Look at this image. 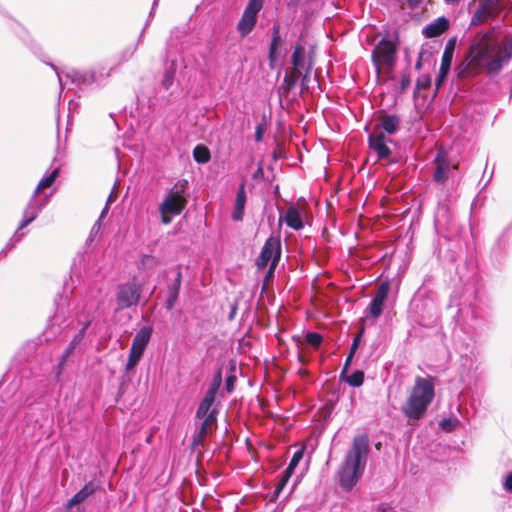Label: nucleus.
Returning <instances> with one entry per match:
<instances>
[{"label":"nucleus","instance_id":"nucleus-41","mask_svg":"<svg viewBox=\"0 0 512 512\" xmlns=\"http://www.w3.org/2000/svg\"><path fill=\"white\" fill-rule=\"evenodd\" d=\"M222 384V373L221 370H218L214 375L212 381L209 384L207 392L217 395L218 390Z\"/></svg>","mask_w":512,"mask_h":512},{"label":"nucleus","instance_id":"nucleus-17","mask_svg":"<svg viewBox=\"0 0 512 512\" xmlns=\"http://www.w3.org/2000/svg\"><path fill=\"white\" fill-rule=\"evenodd\" d=\"M304 455V448H301L294 452L288 467L286 468L284 475L280 479L277 487H276V494L278 495L280 491L286 486V484L289 481V478L294 473L295 468L298 466L299 462L302 460Z\"/></svg>","mask_w":512,"mask_h":512},{"label":"nucleus","instance_id":"nucleus-16","mask_svg":"<svg viewBox=\"0 0 512 512\" xmlns=\"http://www.w3.org/2000/svg\"><path fill=\"white\" fill-rule=\"evenodd\" d=\"M247 201V194L245 190V182L242 181L238 187L236 198L233 205L231 218L233 221L240 222L244 218L245 205Z\"/></svg>","mask_w":512,"mask_h":512},{"label":"nucleus","instance_id":"nucleus-7","mask_svg":"<svg viewBox=\"0 0 512 512\" xmlns=\"http://www.w3.org/2000/svg\"><path fill=\"white\" fill-rule=\"evenodd\" d=\"M92 322V317L89 313L80 315L78 318V325L81 326L79 331L74 335L64 353L61 356L60 362L57 366L56 376L59 377L64 369L67 359L73 354L76 347L83 341L86 331Z\"/></svg>","mask_w":512,"mask_h":512},{"label":"nucleus","instance_id":"nucleus-4","mask_svg":"<svg viewBox=\"0 0 512 512\" xmlns=\"http://www.w3.org/2000/svg\"><path fill=\"white\" fill-rule=\"evenodd\" d=\"M143 292V285L135 277L117 285L115 290V311L136 307Z\"/></svg>","mask_w":512,"mask_h":512},{"label":"nucleus","instance_id":"nucleus-6","mask_svg":"<svg viewBox=\"0 0 512 512\" xmlns=\"http://www.w3.org/2000/svg\"><path fill=\"white\" fill-rule=\"evenodd\" d=\"M264 0H249L240 20L237 23V32L241 38L248 36L256 26L258 13L263 8Z\"/></svg>","mask_w":512,"mask_h":512},{"label":"nucleus","instance_id":"nucleus-10","mask_svg":"<svg viewBox=\"0 0 512 512\" xmlns=\"http://www.w3.org/2000/svg\"><path fill=\"white\" fill-rule=\"evenodd\" d=\"M389 143H394V141L381 131L371 132L368 135V146L376 153L377 160H386L388 163H393L394 161L391 160L392 150L388 146Z\"/></svg>","mask_w":512,"mask_h":512},{"label":"nucleus","instance_id":"nucleus-29","mask_svg":"<svg viewBox=\"0 0 512 512\" xmlns=\"http://www.w3.org/2000/svg\"><path fill=\"white\" fill-rule=\"evenodd\" d=\"M215 398V394L206 391L203 399L201 400L197 408L196 418H203L204 416H206V414H209V412L212 410L211 407L215 401Z\"/></svg>","mask_w":512,"mask_h":512},{"label":"nucleus","instance_id":"nucleus-47","mask_svg":"<svg viewBox=\"0 0 512 512\" xmlns=\"http://www.w3.org/2000/svg\"><path fill=\"white\" fill-rule=\"evenodd\" d=\"M235 381H236V377L235 376H228L226 378L225 387H226L227 392L230 393V392L233 391Z\"/></svg>","mask_w":512,"mask_h":512},{"label":"nucleus","instance_id":"nucleus-14","mask_svg":"<svg viewBox=\"0 0 512 512\" xmlns=\"http://www.w3.org/2000/svg\"><path fill=\"white\" fill-rule=\"evenodd\" d=\"M389 290L390 285L388 282H383L378 287L376 294L374 295L369 306L366 309V312L370 314L373 318H378L382 314L383 305L385 300L387 299Z\"/></svg>","mask_w":512,"mask_h":512},{"label":"nucleus","instance_id":"nucleus-30","mask_svg":"<svg viewBox=\"0 0 512 512\" xmlns=\"http://www.w3.org/2000/svg\"><path fill=\"white\" fill-rule=\"evenodd\" d=\"M59 172H60V168L59 167H56L55 169H53L49 175L47 176H44L38 183V185L36 186L33 194L37 195L40 193V191L50 187L53 182L55 181V179L58 177L59 175Z\"/></svg>","mask_w":512,"mask_h":512},{"label":"nucleus","instance_id":"nucleus-2","mask_svg":"<svg viewBox=\"0 0 512 512\" xmlns=\"http://www.w3.org/2000/svg\"><path fill=\"white\" fill-rule=\"evenodd\" d=\"M368 454V436L366 434L356 435L338 470L339 484L345 491H351L361 479L366 467Z\"/></svg>","mask_w":512,"mask_h":512},{"label":"nucleus","instance_id":"nucleus-32","mask_svg":"<svg viewBox=\"0 0 512 512\" xmlns=\"http://www.w3.org/2000/svg\"><path fill=\"white\" fill-rule=\"evenodd\" d=\"M51 326H58L59 329L66 328L70 325V322L65 318L64 307H58L55 314L50 319Z\"/></svg>","mask_w":512,"mask_h":512},{"label":"nucleus","instance_id":"nucleus-18","mask_svg":"<svg viewBox=\"0 0 512 512\" xmlns=\"http://www.w3.org/2000/svg\"><path fill=\"white\" fill-rule=\"evenodd\" d=\"M310 61L306 59L305 47L301 44H296L291 56L292 70L302 73L307 72V66Z\"/></svg>","mask_w":512,"mask_h":512},{"label":"nucleus","instance_id":"nucleus-50","mask_svg":"<svg viewBox=\"0 0 512 512\" xmlns=\"http://www.w3.org/2000/svg\"><path fill=\"white\" fill-rule=\"evenodd\" d=\"M359 335L357 337L354 338L352 344H351V347H350V351H349V354L353 355L355 354L357 348H358V343H359Z\"/></svg>","mask_w":512,"mask_h":512},{"label":"nucleus","instance_id":"nucleus-21","mask_svg":"<svg viewBox=\"0 0 512 512\" xmlns=\"http://www.w3.org/2000/svg\"><path fill=\"white\" fill-rule=\"evenodd\" d=\"M97 491V485L90 481L78 491L68 502L66 503V509H71L73 506L84 502L87 498L92 496Z\"/></svg>","mask_w":512,"mask_h":512},{"label":"nucleus","instance_id":"nucleus-34","mask_svg":"<svg viewBox=\"0 0 512 512\" xmlns=\"http://www.w3.org/2000/svg\"><path fill=\"white\" fill-rule=\"evenodd\" d=\"M193 157L197 163L205 164L210 160L211 155L209 149L206 146L197 145L193 150Z\"/></svg>","mask_w":512,"mask_h":512},{"label":"nucleus","instance_id":"nucleus-9","mask_svg":"<svg viewBox=\"0 0 512 512\" xmlns=\"http://www.w3.org/2000/svg\"><path fill=\"white\" fill-rule=\"evenodd\" d=\"M500 0H481L473 14L470 26H478L496 18L501 12Z\"/></svg>","mask_w":512,"mask_h":512},{"label":"nucleus","instance_id":"nucleus-55","mask_svg":"<svg viewBox=\"0 0 512 512\" xmlns=\"http://www.w3.org/2000/svg\"><path fill=\"white\" fill-rule=\"evenodd\" d=\"M411 7H416L419 5L420 0H406Z\"/></svg>","mask_w":512,"mask_h":512},{"label":"nucleus","instance_id":"nucleus-28","mask_svg":"<svg viewBox=\"0 0 512 512\" xmlns=\"http://www.w3.org/2000/svg\"><path fill=\"white\" fill-rule=\"evenodd\" d=\"M281 36H280V25L275 24L272 27V37H271V43L269 46V60L272 63H274L277 59V49L281 44Z\"/></svg>","mask_w":512,"mask_h":512},{"label":"nucleus","instance_id":"nucleus-60","mask_svg":"<svg viewBox=\"0 0 512 512\" xmlns=\"http://www.w3.org/2000/svg\"><path fill=\"white\" fill-rule=\"evenodd\" d=\"M234 311H235V309H233V310L231 311V313H230V319H232V318H233Z\"/></svg>","mask_w":512,"mask_h":512},{"label":"nucleus","instance_id":"nucleus-54","mask_svg":"<svg viewBox=\"0 0 512 512\" xmlns=\"http://www.w3.org/2000/svg\"><path fill=\"white\" fill-rule=\"evenodd\" d=\"M108 210H109V207H108V203H106L105 207L103 208L98 220H100V222H102L103 218L106 216V214L108 213Z\"/></svg>","mask_w":512,"mask_h":512},{"label":"nucleus","instance_id":"nucleus-33","mask_svg":"<svg viewBox=\"0 0 512 512\" xmlns=\"http://www.w3.org/2000/svg\"><path fill=\"white\" fill-rule=\"evenodd\" d=\"M157 4H158V0H154L152 8H151V11H150V13L148 15V19H147V21H146V23H145V25H144V27H143L139 37H138L137 43L132 48L129 49L128 56H127L128 58L131 57L135 53V51L137 50L138 44H140L142 42L144 33H145L147 27L149 26V24H150V22H151V20H152V18L154 16L155 8H156Z\"/></svg>","mask_w":512,"mask_h":512},{"label":"nucleus","instance_id":"nucleus-8","mask_svg":"<svg viewBox=\"0 0 512 512\" xmlns=\"http://www.w3.org/2000/svg\"><path fill=\"white\" fill-rule=\"evenodd\" d=\"M281 258V240L279 236L269 237L257 257L255 264L258 270H263L267 267L269 261L279 262Z\"/></svg>","mask_w":512,"mask_h":512},{"label":"nucleus","instance_id":"nucleus-26","mask_svg":"<svg viewBox=\"0 0 512 512\" xmlns=\"http://www.w3.org/2000/svg\"><path fill=\"white\" fill-rule=\"evenodd\" d=\"M456 47V38L449 39L445 45L444 52L441 59L440 69L442 74H448L451 68V63Z\"/></svg>","mask_w":512,"mask_h":512},{"label":"nucleus","instance_id":"nucleus-11","mask_svg":"<svg viewBox=\"0 0 512 512\" xmlns=\"http://www.w3.org/2000/svg\"><path fill=\"white\" fill-rule=\"evenodd\" d=\"M434 163L433 180L437 184H444L450 177L452 170L457 169V165H452L448 156L443 152L437 153Z\"/></svg>","mask_w":512,"mask_h":512},{"label":"nucleus","instance_id":"nucleus-15","mask_svg":"<svg viewBox=\"0 0 512 512\" xmlns=\"http://www.w3.org/2000/svg\"><path fill=\"white\" fill-rule=\"evenodd\" d=\"M400 124L401 118L398 115L384 114L378 117L372 132L381 131L384 134L394 135L399 131Z\"/></svg>","mask_w":512,"mask_h":512},{"label":"nucleus","instance_id":"nucleus-43","mask_svg":"<svg viewBox=\"0 0 512 512\" xmlns=\"http://www.w3.org/2000/svg\"><path fill=\"white\" fill-rule=\"evenodd\" d=\"M430 78L427 75L420 76L416 81V88L418 90H424L430 86Z\"/></svg>","mask_w":512,"mask_h":512},{"label":"nucleus","instance_id":"nucleus-35","mask_svg":"<svg viewBox=\"0 0 512 512\" xmlns=\"http://www.w3.org/2000/svg\"><path fill=\"white\" fill-rule=\"evenodd\" d=\"M351 387H360L364 382V372L361 370L354 371L351 375L345 374L344 378H340Z\"/></svg>","mask_w":512,"mask_h":512},{"label":"nucleus","instance_id":"nucleus-58","mask_svg":"<svg viewBox=\"0 0 512 512\" xmlns=\"http://www.w3.org/2000/svg\"><path fill=\"white\" fill-rule=\"evenodd\" d=\"M420 67H421V62H420V60H418L416 65H415V68L416 69H420Z\"/></svg>","mask_w":512,"mask_h":512},{"label":"nucleus","instance_id":"nucleus-22","mask_svg":"<svg viewBox=\"0 0 512 512\" xmlns=\"http://www.w3.org/2000/svg\"><path fill=\"white\" fill-rule=\"evenodd\" d=\"M66 78L79 88H84L95 82V74L92 72H79L72 70L66 73Z\"/></svg>","mask_w":512,"mask_h":512},{"label":"nucleus","instance_id":"nucleus-37","mask_svg":"<svg viewBox=\"0 0 512 512\" xmlns=\"http://www.w3.org/2000/svg\"><path fill=\"white\" fill-rule=\"evenodd\" d=\"M142 356H143V352L131 347L129 355H128V361L125 366L126 372L133 370L136 367V365L139 363Z\"/></svg>","mask_w":512,"mask_h":512},{"label":"nucleus","instance_id":"nucleus-52","mask_svg":"<svg viewBox=\"0 0 512 512\" xmlns=\"http://www.w3.org/2000/svg\"><path fill=\"white\" fill-rule=\"evenodd\" d=\"M49 65L56 72V75L58 77V81H59L60 87L62 88V86H63V79H62V76L60 75V73L58 71V68L54 64L49 63Z\"/></svg>","mask_w":512,"mask_h":512},{"label":"nucleus","instance_id":"nucleus-36","mask_svg":"<svg viewBox=\"0 0 512 512\" xmlns=\"http://www.w3.org/2000/svg\"><path fill=\"white\" fill-rule=\"evenodd\" d=\"M24 235V232L15 231L14 235L8 240L4 248L0 251V258L5 257L7 253L11 251L18 242L21 241Z\"/></svg>","mask_w":512,"mask_h":512},{"label":"nucleus","instance_id":"nucleus-39","mask_svg":"<svg viewBox=\"0 0 512 512\" xmlns=\"http://www.w3.org/2000/svg\"><path fill=\"white\" fill-rule=\"evenodd\" d=\"M459 425L460 421L455 417L444 418L440 422V427L448 432L455 430Z\"/></svg>","mask_w":512,"mask_h":512},{"label":"nucleus","instance_id":"nucleus-25","mask_svg":"<svg viewBox=\"0 0 512 512\" xmlns=\"http://www.w3.org/2000/svg\"><path fill=\"white\" fill-rule=\"evenodd\" d=\"M47 200H37V195L32 194L27 206L25 207L23 211V217H26L32 221H34L39 213L43 210V208L46 206Z\"/></svg>","mask_w":512,"mask_h":512},{"label":"nucleus","instance_id":"nucleus-23","mask_svg":"<svg viewBox=\"0 0 512 512\" xmlns=\"http://www.w3.org/2000/svg\"><path fill=\"white\" fill-rule=\"evenodd\" d=\"M153 333L152 326H143L134 336L131 347L144 353Z\"/></svg>","mask_w":512,"mask_h":512},{"label":"nucleus","instance_id":"nucleus-1","mask_svg":"<svg viewBox=\"0 0 512 512\" xmlns=\"http://www.w3.org/2000/svg\"><path fill=\"white\" fill-rule=\"evenodd\" d=\"M511 57L512 33L498 40L493 31L481 32L472 40L467 57L458 67V74L470 77L485 70L490 75H496Z\"/></svg>","mask_w":512,"mask_h":512},{"label":"nucleus","instance_id":"nucleus-3","mask_svg":"<svg viewBox=\"0 0 512 512\" xmlns=\"http://www.w3.org/2000/svg\"><path fill=\"white\" fill-rule=\"evenodd\" d=\"M434 395V385L431 380L417 377L406 402L401 407V412L409 424L413 425L425 416Z\"/></svg>","mask_w":512,"mask_h":512},{"label":"nucleus","instance_id":"nucleus-19","mask_svg":"<svg viewBox=\"0 0 512 512\" xmlns=\"http://www.w3.org/2000/svg\"><path fill=\"white\" fill-rule=\"evenodd\" d=\"M181 283H182V272L180 270H177L174 282L171 285H169L167 288L168 296L166 299L165 307L168 311H171L177 303L180 288H181Z\"/></svg>","mask_w":512,"mask_h":512},{"label":"nucleus","instance_id":"nucleus-12","mask_svg":"<svg viewBox=\"0 0 512 512\" xmlns=\"http://www.w3.org/2000/svg\"><path fill=\"white\" fill-rule=\"evenodd\" d=\"M217 414H218L217 409L213 408L209 412V414H206V416L201 418L203 421L200 425L199 430L193 436V440H192V445L194 448L199 445H203L204 440L207 437V435L212 432V430L217 422Z\"/></svg>","mask_w":512,"mask_h":512},{"label":"nucleus","instance_id":"nucleus-38","mask_svg":"<svg viewBox=\"0 0 512 512\" xmlns=\"http://www.w3.org/2000/svg\"><path fill=\"white\" fill-rule=\"evenodd\" d=\"M305 340L313 348L318 349L323 342V337L321 334H319L317 332H308L305 335Z\"/></svg>","mask_w":512,"mask_h":512},{"label":"nucleus","instance_id":"nucleus-59","mask_svg":"<svg viewBox=\"0 0 512 512\" xmlns=\"http://www.w3.org/2000/svg\"><path fill=\"white\" fill-rule=\"evenodd\" d=\"M111 201H113V194L112 193L108 197L107 203L109 204Z\"/></svg>","mask_w":512,"mask_h":512},{"label":"nucleus","instance_id":"nucleus-31","mask_svg":"<svg viewBox=\"0 0 512 512\" xmlns=\"http://www.w3.org/2000/svg\"><path fill=\"white\" fill-rule=\"evenodd\" d=\"M176 73V64L174 61L171 62L170 66L166 69L161 79V86L164 90H169L173 85Z\"/></svg>","mask_w":512,"mask_h":512},{"label":"nucleus","instance_id":"nucleus-44","mask_svg":"<svg viewBox=\"0 0 512 512\" xmlns=\"http://www.w3.org/2000/svg\"><path fill=\"white\" fill-rule=\"evenodd\" d=\"M503 489L508 492L512 493V472H509L503 479L502 482Z\"/></svg>","mask_w":512,"mask_h":512},{"label":"nucleus","instance_id":"nucleus-40","mask_svg":"<svg viewBox=\"0 0 512 512\" xmlns=\"http://www.w3.org/2000/svg\"><path fill=\"white\" fill-rule=\"evenodd\" d=\"M302 75L299 72L291 70L289 74L284 77V86L287 90H290L299 81Z\"/></svg>","mask_w":512,"mask_h":512},{"label":"nucleus","instance_id":"nucleus-27","mask_svg":"<svg viewBox=\"0 0 512 512\" xmlns=\"http://www.w3.org/2000/svg\"><path fill=\"white\" fill-rule=\"evenodd\" d=\"M187 189H188V181L182 179V180L177 181L173 185V187L167 192V194L165 196L186 205L187 204V197H186Z\"/></svg>","mask_w":512,"mask_h":512},{"label":"nucleus","instance_id":"nucleus-45","mask_svg":"<svg viewBox=\"0 0 512 512\" xmlns=\"http://www.w3.org/2000/svg\"><path fill=\"white\" fill-rule=\"evenodd\" d=\"M278 263L279 262H275V261H272L270 263L269 269L266 272V275H265V278H264V285H266L269 282V280L273 277L275 269H276Z\"/></svg>","mask_w":512,"mask_h":512},{"label":"nucleus","instance_id":"nucleus-61","mask_svg":"<svg viewBox=\"0 0 512 512\" xmlns=\"http://www.w3.org/2000/svg\"><path fill=\"white\" fill-rule=\"evenodd\" d=\"M21 30L23 34L28 35L27 31L24 28H21Z\"/></svg>","mask_w":512,"mask_h":512},{"label":"nucleus","instance_id":"nucleus-49","mask_svg":"<svg viewBox=\"0 0 512 512\" xmlns=\"http://www.w3.org/2000/svg\"><path fill=\"white\" fill-rule=\"evenodd\" d=\"M448 74H442V69L439 70V73H438V76H437V79H436V86L437 88H439L442 83L444 82L445 78L447 77Z\"/></svg>","mask_w":512,"mask_h":512},{"label":"nucleus","instance_id":"nucleus-57","mask_svg":"<svg viewBox=\"0 0 512 512\" xmlns=\"http://www.w3.org/2000/svg\"><path fill=\"white\" fill-rule=\"evenodd\" d=\"M256 140H261V132H260V127H258V130H257V133H256Z\"/></svg>","mask_w":512,"mask_h":512},{"label":"nucleus","instance_id":"nucleus-48","mask_svg":"<svg viewBox=\"0 0 512 512\" xmlns=\"http://www.w3.org/2000/svg\"><path fill=\"white\" fill-rule=\"evenodd\" d=\"M352 359H353V355L348 354V356H347V358L345 360V363H344V367H343V369H342V371L340 373V378H344L345 374L348 371V368H349V365H350Z\"/></svg>","mask_w":512,"mask_h":512},{"label":"nucleus","instance_id":"nucleus-13","mask_svg":"<svg viewBox=\"0 0 512 512\" xmlns=\"http://www.w3.org/2000/svg\"><path fill=\"white\" fill-rule=\"evenodd\" d=\"M185 206V204L165 196L158 208L161 215V222L165 225L170 224L172 217L180 215Z\"/></svg>","mask_w":512,"mask_h":512},{"label":"nucleus","instance_id":"nucleus-53","mask_svg":"<svg viewBox=\"0 0 512 512\" xmlns=\"http://www.w3.org/2000/svg\"><path fill=\"white\" fill-rule=\"evenodd\" d=\"M410 85L409 76H403L401 79V88L406 89Z\"/></svg>","mask_w":512,"mask_h":512},{"label":"nucleus","instance_id":"nucleus-24","mask_svg":"<svg viewBox=\"0 0 512 512\" xmlns=\"http://www.w3.org/2000/svg\"><path fill=\"white\" fill-rule=\"evenodd\" d=\"M285 223L288 227L299 231L303 229L304 222L299 207L290 206L285 213Z\"/></svg>","mask_w":512,"mask_h":512},{"label":"nucleus","instance_id":"nucleus-20","mask_svg":"<svg viewBox=\"0 0 512 512\" xmlns=\"http://www.w3.org/2000/svg\"><path fill=\"white\" fill-rule=\"evenodd\" d=\"M449 28V20L442 16L435 21L426 25L423 29V34L427 38H434L443 34Z\"/></svg>","mask_w":512,"mask_h":512},{"label":"nucleus","instance_id":"nucleus-42","mask_svg":"<svg viewBox=\"0 0 512 512\" xmlns=\"http://www.w3.org/2000/svg\"><path fill=\"white\" fill-rule=\"evenodd\" d=\"M311 69H312V62H309L308 63V66H307V72H305V74L300 77L301 78V91L304 92V91H307L308 90V82L310 80V72H311Z\"/></svg>","mask_w":512,"mask_h":512},{"label":"nucleus","instance_id":"nucleus-46","mask_svg":"<svg viewBox=\"0 0 512 512\" xmlns=\"http://www.w3.org/2000/svg\"><path fill=\"white\" fill-rule=\"evenodd\" d=\"M101 223L102 222H100V220H97L95 222V224L93 225V227H92V229L90 231V235H89V238H88L89 241H93L94 238L98 235V233L101 230V225H102Z\"/></svg>","mask_w":512,"mask_h":512},{"label":"nucleus","instance_id":"nucleus-51","mask_svg":"<svg viewBox=\"0 0 512 512\" xmlns=\"http://www.w3.org/2000/svg\"><path fill=\"white\" fill-rule=\"evenodd\" d=\"M32 222H33L32 220H30V219H28V218H26V217H23V219H22V221L20 222V224H19V226H18V228H17V230H16V231L21 232V230H22L23 228H25L26 226H28V225H29L30 223H32Z\"/></svg>","mask_w":512,"mask_h":512},{"label":"nucleus","instance_id":"nucleus-56","mask_svg":"<svg viewBox=\"0 0 512 512\" xmlns=\"http://www.w3.org/2000/svg\"><path fill=\"white\" fill-rule=\"evenodd\" d=\"M444 1H445V3H447V4H452V5H453V4L458 3L460 0H444Z\"/></svg>","mask_w":512,"mask_h":512},{"label":"nucleus","instance_id":"nucleus-5","mask_svg":"<svg viewBox=\"0 0 512 512\" xmlns=\"http://www.w3.org/2000/svg\"><path fill=\"white\" fill-rule=\"evenodd\" d=\"M396 43L387 38L381 39L372 51V63L377 74H380L382 68H392L396 59Z\"/></svg>","mask_w":512,"mask_h":512}]
</instances>
